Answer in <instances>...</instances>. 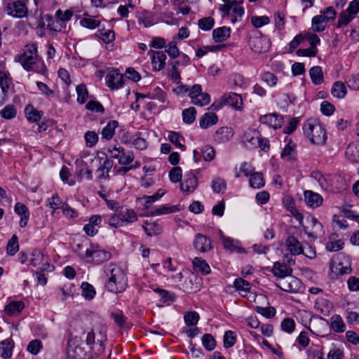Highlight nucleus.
Wrapping results in <instances>:
<instances>
[{
    "label": "nucleus",
    "instance_id": "obj_34",
    "mask_svg": "<svg viewBox=\"0 0 359 359\" xmlns=\"http://www.w3.org/2000/svg\"><path fill=\"white\" fill-rule=\"evenodd\" d=\"M283 203L286 209L290 211L298 221L302 222L303 220L304 216L297 210L294 201L292 197L285 198Z\"/></svg>",
    "mask_w": 359,
    "mask_h": 359
},
{
    "label": "nucleus",
    "instance_id": "obj_57",
    "mask_svg": "<svg viewBox=\"0 0 359 359\" xmlns=\"http://www.w3.org/2000/svg\"><path fill=\"white\" fill-rule=\"evenodd\" d=\"M19 250L18 238L13 235L8 241L6 246V252L9 255H14Z\"/></svg>",
    "mask_w": 359,
    "mask_h": 359
},
{
    "label": "nucleus",
    "instance_id": "obj_45",
    "mask_svg": "<svg viewBox=\"0 0 359 359\" xmlns=\"http://www.w3.org/2000/svg\"><path fill=\"white\" fill-rule=\"evenodd\" d=\"M233 287H234L235 290L240 293L241 292L248 293L250 291L251 284L248 281H247L241 278H236L234 280Z\"/></svg>",
    "mask_w": 359,
    "mask_h": 359
},
{
    "label": "nucleus",
    "instance_id": "obj_54",
    "mask_svg": "<svg viewBox=\"0 0 359 359\" xmlns=\"http://www.w3.org/2000/svg\"><path fill=\"white\" fill-rule=\"evenodd\" d=\"M203 347L208 351H211L216 346V341L211 334H205L201 339Z\"/></svg>",
    "mask_w": 359,
    "mask_h": 359
},
{
    "label": "nucleus",
    "instance_id": "obj_12",
    "mask_svg": "<svg viewBox=\"0 0 359 359\" xmlns=\"http://www.w3.org/2000/svg\"><path fill=\"white\" fill-rule=\"evenodd\" d=\"M6 11L9 15L21 18L27 15V8L24 2L16 0L7 4Z\"/></svg>",
    "mask_w": 359,
    "mask_h": 359
},
{
    "label": "nucleus",
    "instance_id": "obj_33",
    "mask_svg": "<svg viewBox=\"0 0 359 359\" xmlns=\"http://www.w3.org/2000/svg\"><path fill=\"white\" fill-rule=\"evenodd\" d=\"M346 158L352 162H359V144L355 143L349 144L345 151Z\"/></svg>",
    "mask_w": 359,
    "mask_h": 359
},
{
    "label": "nucleus",
    "instance_id": "obj_52",
    "mask_svg": "<svg viewBox=\"0 0 359 359\" xmlns=\"http://www.w3.org/2000/svg\"><path fill=\"white\" fill-rule=\"evenodd\" d=\"M215 25V20L213 18L205 17L198 20V26L203 31H210Z\"/></svg>",
    "mask_w": 359,
    "mask_h": 359
},
{
    "label": "nucleus",
    "instance_id": "obj_1",
    "mask_svg": "<svg viewBox=\"0 0 359 359\" xmlns=\"http://www.w3.org/2000/svg\"><path fill=\"white\" fill-rule=\"evenodd\" d=\"M14 60L20 63L27 72H34L42 75L47 72L44 61L38 53L36 43H32L25 45L22 53L15 56Z\"/></svg>",
    "mask_w": 359,
    "mask_h": 359
},
{
    "label": "nucleus",
    "instance_id": "obj_64",
    "mask_svg": "<svg viewBox=\"0 0 359 359\" xmlns=\"http://www.w3.org/2000/svg\"><path fill=\"white\" fill-rule=\"evenodd\" d=\"M80 25L85 28L95 29L100 25V21L92 18H83L80 20Z\"/></svg>",
    "mask_w": 359,
    "mask_h": 359
},
{
    "label": "nucleus",
    "instance_id": "obj_30",
    "mask_svg": "<svg viewBox=\"0 0 359 359\" xmlns=\"http://www.w3.org/2000/svg\"><path fill=\"white\" fill-rule=\"evenodd\" d=\"M118 212L123 225L131 224L137 220V215L133 209L121 208Z\"/></svg>",
    "mask_w": 359,
    "mask_h": 359
},
{
    "label": "nucleus",
    "instance_id": "obj_38",
    "mask_svg": "<svg viewBox=\"0 0 359 359\" xmlns=\"http://www.w3.org/2000/svg\"><path fill=\"white\" fill-rule=\"evenodd\" d=\"M142 228L148 236H153L161 233V227L156 222H149L145 221L142 224Z\"/></svg>",
    "mask_w": 359,
    "mask_h": 359
},
{
    "label": "nucleus",
    "instance_id": "obj_2",
    "mask_svg": "<svg viewBox=\"0 0 359 359\" xmlns=\"http://www.w3.org/2000/svg\"><path fill=\"white\" fill-rule=\"evenodd\" d=\"M108 277L105 287L110 292L121 293L125 291L128 286V278L121 267L115 264H109L106 269Z\"/></svg>",
    "mask_w": 359,
    "mask_h": 359
},
{
    "label": "nucleus",
    "instance_id": "obj_39",
    "mask_svg": "<svg viewBox=\"0 0 359 359\" xmlns=\"http://www.w3.org/2000/svg\"><path fill=\"white\" fill-rule=\"evenodd\" d=\"M180 209L176 205H163L158 208H155L150 213L151 216H158L161 215H166L169 213L178 212Z\"/></svg>",
    "mask_w": 359,
    "mask_h": 359
},
{
    "label": "nucleus",
    "instance_id": "obj_62",
    "mask_svg": "<svg viewBox=\"0 0 359 359\" xmlns=\"http://www.w3.org/2000/svg\"><path fill=\"white\" fill-rule=\"evenodd\" d=\"M200 319L199 314L196 311H189L184 314V320L187 326L196 325Z\"/></svg>",
    "mask_w": 359,
    "mask_h": 359
},
{
    "label": "nucleus",
    "instance_id": "obj_58",
    "mask_svg": "<svg viewBox=\"0 0 359 359\" xmlns=\"http://www.w3.org/2000/svg\"><path fill=\"white\" fill-rule=\"evenodd\" d=\"M224 346L226 348H231L234 346L236 342V334L231 330L225 332L223 339Z\"/></svg>",
    "mask_w": 359,
    "mask_h": 359
},
{
    "label": "nucleus",
    "instance_id": "obj_61",
    "mask_svg": "<svg viewBox=\"0 0 359 359\" xmlns=\"http://www.w3.org/2000/svg\"><path fill=\"white\" fill-rule=\"evenodd\" d=\"M196 110L194 107H191L188 109L183 110L182 118L183 121L186 123L191 124L196 119Z\"/></svg>",
    "mask_w": 359,
    "mask_h": 359
},
{
    "label": "nucleus",
    "instance_id": "obj_27",
    "mask_svg": "<svg viewBox=\"0 0 359 359\" xmlns=\"http://www.w3.org/2000/svg\"><path fill=\"white\" fill-rule=\"evenodd\" d=\"M192 265L196 273H200L203 276L210 273L211 269L209 264L201 257H195L192 260Z\"/></svg>",
    "mask_w": 359,
    "mask_h": 359
},
{
    "label": "nucleus",
    "instance_id": "obj_14",
    "mask_svg": "<svg viewBox=\"0 0 359 359\" xmlns=\"http://www.w3.org/2000/svg\"><path fill=\"white\" fill-rule=\"evenodd\" d=\"M97 161H99L100 166L96 170V175L98 179H108L109 172L113 167L114 162L111 159L109 158L103 154V156H98Z\"/></svg>",
    "mask_w": 359,
    "mask_h": 359
},
{
    "label": "nucleus",
    "instance_id": "obj_32",
    "mask_svg": "<svg viewBox=\"0 0 359 359\" xmlns=\"http://www.w3.org/2000/svg\"><path fill=\"white\" fill-rule=\"evenodd\" d=\"M24 308L25 303L22 301H12L5 306L4 311L13 316L19 314Z\"/></svg>",
    "mask_w": 359,
    "mask_h": 359
},
{
    "label": "nucleus",
    "instance_id": "obj_4",
    "mask_svg": "<svg viewBox=\"0 0 359 359\" xmlns=\"http://www.w3.org/2000/svg\"><path fill=\"white\" fill-rule=\"evenodd\" d=\"M303 130L304 135L308 137L313 144L323 145L327 140L326 130L317 121H307L304 123Z\"/></svg>",
    "mask_w": 359,
    "mask_h": 359
},
{
    "label": "nucleus",
    "instance_id": "obj_26",
    "mask_svg": "<svg viewBox=\"0 0 359 359\" xmlns=\"http://www.w3.org/2000/svg\"><path fill=\"white\" fill-rule=\"evenodd\" d=\"M232 128L224 126L217 129L214 135V139L219 143L228 142L233 136Z\"/></svg>",
    "mask_w": 359,
    "mask_h": 359
},
{
    "label": "nucleus",
    "instance_id": "obj_10",
    "mask_svg": "<svg viewBox=\"0 0 359 359\" xmlns=\"http://www.w3.org/2000/svg\"><path fill=\"white\" fill-rule=\"evenodd\" d=\"M316 323L320 326L329 325L330 329L337 333H341L346 330V325L342 318L338 314L333 315L329 322L320 317L317 319Z\"/></svg>",
    "mask_w": 359,
    "mask_h": 359
},
{
    "label": "nucleus",
    "instance_id": "obj_18",
    "mask_svg": "<svg viewBox=\"0 0 359 359\" xmlns=\"http://www.w3.org/2000/svg\"><path fill=\"white\" fill-rule=\"evenodd\" d=\"M149 54L151 56V65L154 71L162 70L165 66L167 56L163 51L149 50Z\"/></svg>",
    "mask_w": 359,
    "mask_h": 359
},
{
    "label": "nucleus",
    "instance_id": "obj_23",
    "mask_svg": "<svg viewBox=\"0 0 359 359\" xmlns=\"http://www.w3.org/2000/svg\"><path fill=\"white\" fill-rule=\"evenodd\" d=\"M285 246L291 255L296 256L303 254L304 252L302 243L294 236H289L287 238L285 241Z\"/></svg>",
    "mask_w": 359,
    "mask_h": 359
},
{
    "label": "nucleus",
    "instance_id": "obj_55",
    "mask_svg": "<svg viewBox=\"0 0 359 359\" xmlns=\"http://www.w3.org/2000/svg\"><path fill=\"white\" fill-rule=\"evenodd\" d=\"M261 79L269 87L276 86L278 81V77L270 72H264L262 73Z\"/></svg>",
    "mask_w": 359,
    "mask_h": 359
},
{
    "label": "nucleus",
    "instance_id": "obj_29",
    "mask_svg": "<svg viewBox=\"0 0 359 359\" xmlns=\"http://www.w3.org/2000/svg\"><path fill=\"white\" fill-rule=\"evenodd\" d=\"M297 101V97L294 93H283L280 95L277 100L278 107L287 111L290 104H294Z\"/></svg>",
    "mask_w": 359,
    "mask_h": 359
},
{
    "label": "nucleus",
    "instance_id": "obj_37",
    "mask_svg": "<svg viewBox=\"0 0 359 359\" xmlns=\"http://www.w3.org/2000/svg\"><path fill=\"white\" fill-rule=\"evenodd\" d=\"M218 121L217 116L215 113H205L199 121V124L202 128H208L217 123Z\"/></svg>",
    "mask_w": 359,
    "mask_h": 359
},
{
    "label": "nucleus",
    "instance_id": "obj_8",
    "mask_svg": "<svg viewBox=\"0 0 359 359\" xmlns=\"http://www.w3.org/2000/svg\"><path fill=\"white\" fill-rule=\"evenodd\" d=\"M358 13L359 1H351L347 8L339 13L336 27L342 28L347 26L353 19H355Z\"/></svg>",
    "mask_w": 359,
    "mask_h": 359
},
{
    "label": "nucleus",
    "instance_id": "obj_47",
    "mask_svg": "<svg viewBox=\"0 0 359 359\" xmlns=\"http://www.w3.org/2000/svg\"><path fill=\"white\" fill-rule=\"evenodd\" d=\"M165 52L171 58H177L180 55L176 38H172V41L165 46Z\"/></svg>",
    "mask_w": 359,
    "mask_h": 359
},
{
    "label": "nucleus",
    "instance_id": "obj_25",
    "mask_svg": "<svg viewBox=\"0 0 359 359\" xmlns=\"http://www.w3.org/2000/svg\"><path fill=\"white\" fill-rule=\"evenodd\" d=\"M14 346L15 343L11 338L0 341V357L4 359H10L12 357Z\"/></svg>",
    "mask_w": 359,
    "mask_h": 359
},
{
    "label": "nucleus",
    "instance_id": "obj_63",
    "mask_svg": "<svg viewBox=\"0 0 359 359\" xmlns=\"http://www.w3.org/2000/svg\"><path fill=\"white\" fill-rule=\"evenodd\" d=\"M212 189L214 193L224 192L226 189V184L224 179L217 177L212 182Z\"/></svg>",
    "mask_w": 359,
    "mask_h": 359
},
{
    "label": "nucleus",
    "instance_id": "obj_36",
    "mask_svg": "<svg viewBox=\"0 0 359 359\" xmlns=\"http://www.w3.org/2000/svg\"><path fill=\"white\" fill-rule=\"evenodd\" d=\"M280 156L282 158H287L288 160H294L296 158V144L292 139L288 140L287 144L283 149Z\"/></svg>",
    "mask_w": 359,
    "mask_h": 359
},
{
    "label": "nucleus",
    "instance_id": "obj_40",
    "mask_svg": "<svg viewBox=\"0 0 359 359\" xmlns=\"http://www.w3.org/2000/svg\"><path fill=\"white\" fill-rule=\"evenodd\" d=\"M229 83L233 88H243L245 86V81L243 75L240 74H232L229 78Z\"/></svg>",
    "mask_w": 359,
    "mask_h": 359
},
{
    "label": "nucleus",
    "instance_id": "obj_13",
    "mask_svg": "<svg viewBox=\"0 0 359 359\" xmlns=\"http://www.w3.org/2000/svg\"><path fill=\"white\" fill-rule=\"evenodd\" d=\"M227 104L236 110L241 111L243 109V99L241 95L229 92L224 93L221 97V105Z\"/></svg>",
    "mask_w": 359,
    "mask_h": 359
},
{
    "label": "nucleus",
    "instance_id": "obj_56",
    "mask_svg": "<svg viewBox=\"0 0 359 359\" xmlns=\"http://www.w3.org/2000/svg\"><path fill=\"white\" fill-rule=\"evenodd\" d=\"M0 115L3 118L11 119L16 116L17 109L13 104H8L0 111Z\"/></svg>",
    "mask_w": 359,
    "mask_h": 359
},
{
    "label": "nucleus",
    "instance_id": "obj_9",
    "mask_svg": "<svg viewBox=\"0 0 359 359\" xmlns=\"http://www.w3.org/2000/svg\"><path fill=\"white\" fill-rule=\"evenodd\" d=\"M248 43L251 50L258 53L267 52L271 46L269 39L260 33L251 36Z\"/></svg>",
    "mask_w": 359,
    "mask_h": 359
},
{
    "label": "nucleus",
    "instance_id": "obj_5",
    "mask_svg": "<svg viewBox=\"0 0 359 359\" xmlns=\"http://www.w3.org/2000/svg\"><path fill=\"white\" fill-rule=\"evenodd\" d=\"M106 340V330L104 327H100L97 332L92 330L86 336V344L94 351L96 355L104 352Z\"/></svg>",
    "mask_w": 359,
    "mask_h": 359
},
{
    "label": "nucleus",
    "instance_id": "obj_20",
    "mask_svg": "<svg viewBox=\"0 0 359 359\" xmlns=\"http://www.w3.org/2000/svg\"><path fill=\"white\" fill-rule=\"evenodd\" d=\"M292 270L290 266L285 263L276 262L273 264L271 273L279 279L285 278L291 275Z\"/></svg>",
    "mask_w": 359,
    "mask_h": 359
},
{
    "label": "nucleus",
    "instance_id": "obj_44",
    "mask_svg": "<svg viewBox=\"0 0 359 359\" xmlns=\"http://www.w3.org/2000/svg\"><path fill=\"white\" fill-rule=\"evenodd\" d=\"M13 84L12 78L9 74L0 71V87L4 95H6L11 85Z\"/></svg>",
    "mask_w": 359,
    "mask_h": 359
},
{
    "label": "nucleus",
    "instance_id": "obj_19",
    "mask_svg": "<svg viewBox=\"0 0 359 359\" xmlns=\"http://www.w3.org/2000/svg\"><path fill=\"white\" fill-rule=\"evenodd\" d=\"M259 133L255 130L246 131L242 140L245 147L250 150L256 149L259 142Z\"/></svg>",
    "mask_w": 359,
    "mask_h": 359
},
{
    "label": "nucleus",
    "instance_id": "obj_46",
    "mask_svg": "<svg viewBox=\"0 0 359 359\" xmlns=\"http://www.w3.org/2000/svg\"><path fill=\"white\" fill-rule=\"evenodd\" d=\"M265 184L262 172H253L250 177V186L254 189H260Z\"/></svg>",
    "mask_w": 359,
    "mask_h": 359
},
{
    "label": "nucleus",
    "instance_id": "obj_7",
    "mask_svg": "<svg viewBox=\"0 0 359 359\" xmlns=\"http://www.w3.org/2000/svg\"><path fill=\"white\" fill-rule=\"evenodd\" d=\"M337 13L332 6L325 8L320 15L313 17L311 23L313 31L316 32H323L328 22L333 21Z\"/></svg>",
    "mask_w": 359,
    "mask_h": 359
},
{
    "label": "nucleus",
    "instance_id": "obj_6",
    "mask_svg": "<svg viewBox=\"0 0 359 359\" xmlns=\"http://www.w3.org/2000/svg\"><path fill=\"white\" fill-rule=\"evenodd\" d=\"M81 337L70 336L67 343V355L68 359H88Z\"/></svg>",
    "mask_w": 359,
    "mask_h": 359
},
{
    "label": "nucleus",
    "instance_id": "obj_35",
    "mask_svg": "<svg viewBox=\"0 0 359 359\" xmlns=\"http://www.w3.org/2000/svg\"><path fill=\"white\" fill-rule=\"evenodd\" d=\"M118 126V121L115 120L109 121L101 132L102 138L107 140H111L114 135L115 130Z\"/></svg>",
    "mask_w": 359,
    "mask_h": 359
},
{
    "label": "nucleus",
    "instance_id": "obj_24",
    "mask_svg": "<svg viewBox=\"0 0 359 359\" xmlns=\"http://www.w3.org/2000/svg\"><path fill=\"white\" fill-rule=\"evenodd\" d=\"M15 212L20 217V226L23 228L27 225L29 218V210L28 208L22 203H17L14 207Z\"/></svg>",
    "mask_w": 359,
    "mask_h": 359
},
{
    "label": "nucleus",
    "instance_id": "obj_22",
    "mask_svg": "<svg viewBox=\"0 0 359 359\" xmlns=\"http://www.w3.org/2000/svg\"><path fill=\"white\" fill-rule=\"evenodd\" d=\"M262 123L268 125L273 128H280L283 124V117L276 114H269L262 116L259 118Z\"/></svg>",
    "mask_w": 359,
    "mask_h": 359
},
{
    "label": "nucleus",
    "instance_id": "obj_21",
    "mask_svg": "<svg viewBox=\"0 0 359 359\" xmlns=\"http://www.w3.org/2000/svg\"><path fill=\"white\" fill-rule=\"evenodd\" d=\"M304 194L306 203L311 208H318L321 205L323 202V196L318 193L306 190L304 191Z\"/></svg>",
    "mask_w": 359,
    "mask_h": 359
},
{
    "label": "nucleus",
    "instance_id": "obj_41",
    "mask_svg": "<svg viewBox=\"0 0 359 359\" xmlns=\"http://www.w3.org/2000/svg\"><path fill=\"white\" fill-rule=\"evenodd\" d=\"M346 88L343 82L336 81L332 85L331 93L334 97L341 99L346 96Z\"/></svg>",
    "mask_w": 359,
    "mask_h": 359
},
{
    "label": "nucleus",
    "instance_id": "obj_49",
    "mask_svg": "<svg viewBox=\"0 0 359 359\" xmlns=\"http://www.w3.org/2000/svg\"><path fill=\"white\" fill-rule=\"evenodd\" d=\"M44 258V255L41 250L35 248L33 249L29 259V265L36 266L40 264Z\"/></svg>",
    "mask_w": 359,
    "mask_h": 359
},
{
    "label": "nucleus",
    "instance_id": "obj_16",
    "mask_svg": "<svg viewBox=\"0 0 359 359\" xmlns=\"http://www.w3.org/2000/svg\"><path fill=\"white\" fill-rule=\"evenodd\" d=\"M107 86L111 90L118 89L123 85V76L117 69L109 71L105 77Z\"/></svg>",
    "mask_w": 359,
    "mask_h": 359
},
{
    "label": "nucleus",
    "instance_id": "obj_11",
    "mask_svg": "<svg viewBox=\"0 0 359 359\" xmlns=\"http://www.w3.org/2000/svg\"><path fill=\"white\" fill-rule=\"evenodd\" d=\"M198 172L199 170H191L184 175V180L180 184V189L183 192L190 194L196 190L198 186L196 174Z\"/></svg>",
    "mask_w": 359,
    "mask_h": 359
},
{
    "label": "nucleus",
    "instance_id": "obj_53",
    "mask_svg": "<svg viewBox=\"0 0 359 359\" xmlns=\"http://www.w3.org/2000/svg\"><path fill=\"white\" fill-rule=\"evenodd\" d=\"M168 138L177 148L183 150L185 149V146L182 144L184 141V137L179 133L171 131L169 133Z\"/></svg>",
    "mask_w": 359,
    "mask_h": 359
},
{
    "label": "nucleus",
    "instance_id": "obj_42",
    "mask_svg": "<svg viewBox=\"0 0 359 359\" xmlns=\"http://www.w3.org/2000/svg\"><path fill=\"white\" fill-rule=\"evenodd\" d=\"M309 75L312 82L316 85H319L323 81V74L322 68L320 66H314L309 70Z\"/></svg>",
    "mask_w": 359,
    "mask_h": 359
},
{
    "label": "nucleus",
    "instance_id": "obj_28",
    "mask_svg": "<svg viewBox=\"0 0 359 359\" xmlns=\"http://www.w3.org/2000/svg\"><path fill=\"white\" fill-rule=\"evenodd\" d=\"M231 32V29L227 27L216 28L212 31V39L216 43L223 42L230 37Z\"/></svg>",
    "mask_w": 359,
    "mask_h": 359
},
{
    "label": "nucleus",
    "instance_id": "obj_50",
    "mask_svg": "<svg viewBox=\"0 0 359 359\" xmlns=\"http://www.w3.org/2000/svg\"><path fill=\"white\" fill-rule=\"evenodd\" d=\"M76 91L77 94V102L81 104H84L88 97V91L86 86L84 83L78 85Z\"/></svg>",
    "mask_w": 359,
    "mask_h": 359
},
{
    "label": "nucleus",
    "instance_id": "obj_15",
    "mask_svg": "<svg viewBox=\"0 0 359 359\" xmlns=\"http://www.w3.org/2000/svg\"><path fill=\"white\" fill-rule=\"evenodd\" d=\"M286 278V279L280 278L277 283L278 286L285 292H297L300 287L299 280L291 275Z\"/></svg>",
    "mask_w": 359,
    "mask_h": 359
},
{
    "label": "nucleus",
    "instance_id": "obj_31",
    "mask_svg": "<svg viewBox=\"0 0 359 359\" xmlns=\"http://www.w3.org/2000/svg\"><path fill=\"white\" fill-rule=\"evenodd\" d=\"M25 114L27 121L31 123L39 121L43 114L42 111L37 110L32 104L25 107Z\"/></svg>",
    "mask_w": 359,
    "mask_h": 359
},
{
    "label": "nucleus",
    "instance_id": "obj_3",
    "mask_svg": "<svg viewBox=\"0 0 359 359\" xmlns=\"http://www.w3.org/2000/svg\"><path fill=\"white\" fill-rule=\"evenodd\" d=\"M82 248L83 245H77L76 252L81 259L88 263L100 264L111 257V254L109 252L101 248L96 244L90 243L85 250H82Z\"/></svg>",
    "mask_w": 359,
    "mask_h": 359
},
{
    "label": "nucleus",
    "instance_id": "obj_48",
    "mask_svg": "<svg viewBox=\"0 0 359 359\" xmlns=\"http://www.w3.org/2000/svg\"><path fill=\"white\" fill-rule=\"evenodd\" d=\"M139 25L144 27H149L155 24L154 16L149 12H143L138 18Z\"/></svg>",
    "mask_w": 359,
    "mask_h": 359
},
{
    "label": "nucleus",
    "instance_id": "obj_17",
    "mask_svg": "<svg viewBox=\"0 0 359 359\" xmlns=\"http://www.w3.org/2000/svg\"><path fill=\"white\" fill-rule=\"evenodd\" d=\"M193 245L195 250L204 253L212 249L211 241L202 233H197L195 236Z\"/></svg>",
    "mask_w": 359,
    "mask_h": 359
},
{
    "label": "nucleus",
    "instance_id": "obj_51",
    "mask_svg": "<svg viewBox=\"0 0 359 359\" xmlns=\"http://www.w3.org/2000/svg\"><path fill=\"white\" fill-rule=\"evenodd\" d=\"M82 296L86 299H92L94 298L96 292L94 287L88 282H83L81 286Z\"/></svg>",
    "mask_w": 359,
    "mask_h": 359
},
{
    "label": "nucleus",
    "instance_id": "obj_60",
    "mask_svg": "<svg viewBox=\"0 0 359 359\" xmlns=\"http://www.w3.org/2000/svg\"><path fill=\"white\" fill-rule=\"evenodd\" d=\"M154 291L155 292H156L157 294H158L159 297H161L160 301L163 304H170L171 302H172L174 301L172 294L170 292H168L165 290L161 289V288H156V289H154Z\"/></svg>",
    "mask_w": 359,
    "mask_h": 359
},
{
    "label": "nucleus",
    "instance_id": "obj_59",
    "mask_svg": "<svg viewBox=\"0 0 359 359\" xmlns=\"http://www.w3.org/2000/svg\"><path fill=\"white\" fill-rule=\"evenodd\" d=\"M43 348V344L39 339L30 341L27 346V351L31 354L36 355Z\"/></svg>",
    "mask_w": 359,
    "mask_h": 359
},
{
    "label": "nucleus",
    "instance_id": "obj_43",
    "mask_svg": "<svg viewBox=\"0 0 359 359\" xmlns=\"http://www.w3.org/2000/svg\"><path fill=\"white\" fill-rule=\"evenodd\" d=\"M96 35L105 43H111L115 40V32L111 29H99Z\"/></svg>",
    "mask_w": 359,
    "mask_h": 359
}]
</instances>
